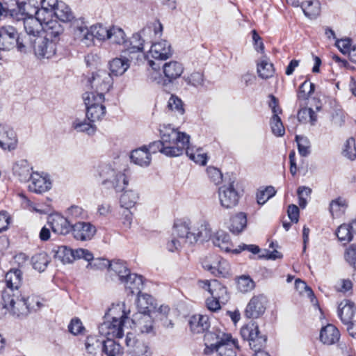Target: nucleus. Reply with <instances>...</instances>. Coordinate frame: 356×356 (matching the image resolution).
Instances as JSON below:
<instances>
[{
    "mask_svg": "<svg viewBox=\"0 0 356 356\" xmlns=\"http://www.w3.org/2000/svg\"><path fill=\"white\" fill-rule=\"evenodd\" d=\"M348 203L346 199L339 197L330 203V211L332 216H340L344 213Z\"/></svg>",
    "mask_w": 356,
    "mask_h": 356,
    "instance_id": "obj_46",
    "label": "nucleus"
},
{
    "mask_svg": "<svg viewBox=\"0 0 356 356\" xmlns=\"http://www.w3.org/2000/svg\"><path fill=\"white\" fill-rule=\"evenodd\" d=\"M90 266L99 268H108V271L111 278L117 280L121 282L123 278H125L127 274L130 273V270L127 266L125 262L120 260H113L111 261L105 259H97L93 260Z\"/></svg>",
    "mask_w": 356,
    "mask_h": 356,
    "instance_id": "obj_7",
    "label": "nucleus"
},
{
    "mask_svg": "<svg viewBox=\"0 0 356 356\" xmlns=\"http://www.w3.org/2000/svg\"><path fill=\"white\" fill-rule=\"evenodd\" d=\"M104 339H100L97 336H88L85 342L86 351L91 355H96L100 350H102Z\"/></svg>",
    "mask_w": 356,
    "mask_h": 356,
    "instance_id": "obj_45",
    "label": "nucleus"
},
{
    "mask_svg": "<svg viewBox=\"0 0 356 356\" xmlns=\"http://www.w3.org/2000/svg\"><path fill=\"white\" fill-rule=\"evenodd\" d=\"M148 294H143L138 298V312L133 315L132 322L135 329L141 333H149L153 330L152 314L150 307H143L147 300L149 299Z\"/></svg>",
    "mask_w": 356,
    "mask_h": 356,
    "instance_id": "obj_5",
    "label": "nucleus"
},
{
    "mask_svg": "<svg viewBox=\"0 0 356 356\" xmlns=\"http://www.w3.org/2000/svg\"><path fill=\"white\" fill-rule=\"evenodd\" d=\"M172 236V238L168 242L166 247L170 252H175L183 245H192L198 240H207L211 236V230L205 222L197 223L192 229L186 223H175Z\"/></svg>",
    "mask_w": 356,
    "mask_h": 356,
    "instance_id": "obj_1",
    "label": "nucleus"
},
{
    "mask_svg": "<svg viewBox=\"0 0 356 356\" xmlns=\"http://www.w3.org/2000/svg\"><path fill=\"white\" fill-rule=\"evenodd\" d=\"M106 114V107L104 104L97 105V106L90 107L86 109V116L88 120L94 122L101 120Z\"/></svg>",
    "mask_w": 356,
    "mask_h": 356,
    "instance_id": "obj_50",
    "label": "nucleus"
},
{
    "mask_svg": "<svg viewBox=\"0 0 356 356\" xmlns=\"http://www.w3.org/2000/svg\"><path fill=\"white\" fill-rule=\"evenodd\" d=\"M138 198V194L135 191H124L120 197V205L123 209H132Z\"/></svg>",
    "mask_w": 356,
    "mask_h": 356,
    "instance_id": "obj_40",
    "label": "nucleus"
},
{
    "mask_svg": "<svg viewBox=\"0 0 356 356\" xmlns=\"http://www.w3.org/2000/svg\"><path fill=\"white\" fill-rule=\"evenodd\" d=\"M3 309L13 314L20 316L26 315L32 310H36L41 307L38 299L22 296L20 291L12 293L11 289H5L2 293V302L0 305Z\"/></svg>",
    "mask_w": 356,
    "mask_h": 356,
    "instance_id": "obj_2",
    "label": "nucleus"
},
{
    "mask_svg": "<svg viewBox=\"0 0 356 356\" xmlns=\"http://www.w3.org/2000/svg\"><path fill=\"white\" fill-rule=\"evenodd\" d=\"M296 140L298 144L299 154L302 156H307L310 154V142L307 137L296 136Z\"/></svg>",
    "mask_w": 356,
    "mask_h": 356,
    "instance_id": "obj_58",
    "label": "nucleus"
},
{
    "mask_svg": "<svg viewBox=\"0 0 356 356\" xmlns=\"http://www.w3.org/2000/svg\"><path fill=\"white\" fill-rule=\"evenodd\" d=\"M218 197L221 206L225 209H232L238 204L239 195L234 188V181L219 188Z\"/></svg>",
    "mask_w": 356,
    "mask_h": 356,
    "instance_id": "obj_12",
    "label": "nucleus"
},
{
    "mask_svg": "<svg viewBox=\"0 0 356 356\" xmlns=\"http://www.w3.org/2000/svg\"><path fill=\"white\" fill-rule=\"evenodd\" d=\"M315 85L309 82L307 80L305 81L299 87L298 92V98L300 99H307L311 94L314 91Z\"/></svg>",
    "mask_w": 356,
    "mask_h": 356,
    "instance_id": "obj_59",
    "label": "nucleus"
},
{
    "mask_svg": "<svg viewBox=\"0 0 356 356\" xmlns=\"http://www.w3.org/2000/svg\"><path fill=\"white\" fill-rule=\"evenodd\" d=\"M257 73L259 76L264 79H267L273 76V65L266 60H261L257 64Z\"/></svg>",
    "mask_w": 356,
    "mask_h": 356,
    "instance_id": "obj_51",
    "label": "nucleus"
},
{
    "mask_svg": "<svg viewBox=\"0 0 356 356\" xmlns=\"http://www.w3.org/2000/svg\"><path fill=\"white\" fill-rule=\"evenodd\" d=\"M336 234L338 239L340 241L343 242L344 244L350 241L353 234L351 223L340 225L337 229Z\"/></svg>",
    "mask_w": 356,
    "mask_h": 356,
    "instance_id": "obj_53",
    "label": "nucleus"
},
{
    "mask_svg": "<svg viewBox=\"0 0 356 356\" xmlns=\"http://www.w3.org/2000/svg\"><path fill=\"white\" fill-rule=\"evenodd\" d=\"M254 286V281L249 276L243 275L240 277L237 282L238 290L243 293L252 291Z\"/></svg>",
    "mask_w": 356,
    "mask_h": 356,
    "instance_id": "obj_62",
    "label": "nucleus"
},
{
    "mask_svg": "<svg viewBox=\"0 0 356 356\" xmlns=\"http://www.w3.org/2000/svg\"><path fill=\"white\" fill-rule=\"evenodd\" d=\"M83 99L86 109L97 105L104 104V95L96 91L86 92L83 95Z\"/></svg>",
    "mask_w": 356,
    "mask_h": 356,
    "instance_id": "obj_42",
    "label": "nucleus"
},
{
    "mask_svg": "<svg viewBox=\"0 0 356 356\" xmlns=\"http://www.w3.org/2000/svg\"><path fill=\"white\" fill-rule=\"evenodd\" d=\"M71 29L76 39L83 35L85 31L88 29L83 18H74L71 22Z\"/></svg>",
    "mask_w": 356,
    "mask_h": 356,
    "instance_id": "obj_55",
    "label": "nucleus"
},
{
    "mask_svg": "<svg viewBox=\"0 0 356 356\" xmlns=\"http://www.w3.org/2000/svg\"><path fill=\"white\" fill-rule=\"evenodd\" d=\"M340 338L338 329L332 324H327L323 327L320 332V341L326 345L336 343Z\"/></svg>",
    "mask_w": 356,
    "mask_h": 356,
    "instance_id": "obj_30",
    "label": "nucleus"
},
{
    "mask_svg": "<svg viewBox=\"0 0 356 356\" xmlns=\"http://www.w3.org/2000/svg\"><path fill=\"white\" fill-rule=\"evenodd\" d=\"M59 3L58 0H41V8L40 10H38V14L50 18L53 16V13Z\"/></svg>",
    "mask_w": 356,
    "mask_h": 356,
    "instance_id": "obj_52",
    "label": "nucleus"
},
{
    "mask_svg": "<svg viewBox=\"0 0 356 356\" xmlns=\"http://www.w3.org/2000/svg\"><path fill=\"white\" fill-rule=\"evenodd\" d=\"M99 175L102 178V185L107 189L113 188L116 192L122 191L128 184L125 174L117 171L109 164L99 166Z\"/></svg>",
    "mask_w": 356,
    "mask_h": 356,
    "instance_id": "obj_4",
    "label": "nucleus"
},
{
    "mask_svg": "<svg viewBox=\"0 0 356 356\" xmlns=\"http://www.w3.org/2000/svg\"><path fill=\"white\" fill-rule=\"evenodd\" d=\"M247 225V216L245 213L240 212L230 219L229 230L234 234L241 233Z\"/></svg>",
    "mask_w": 356,
    "mask_h": 356,
    "instance_id": "obj_37",
    "label": "nucleus"
},
{
    "mask_svg": "<svg viewBox=\"0 0 356 356\" xmlns=\"http://www.w3.org/2000/svg\"><path fill=\"white\" fill-rule=\"evenodd\" d=\"M33 8L40 10V8L30 2L19 3L15 1V8H13V10H10V17L17 21L24 19L27 17H35V13H31Z\"/></svg>",
    "mask_w": 356,
    "mask_h": 356,
    "instance_id": "obj_25",
    "label": "nucleus"
},
{
    "mask_svg": "<svg viewBox=\"0 0 356 356\" xmlns=\"http://www.w3.org/2000/svg\"><path fill=\"white\" fill-rule=\"evenodd\" d=\"M53 15L63 22H71L74 19L70 8L63 1H60L54 10Z\"/></svg>",
    "mask_w": 356,
    "mask_h": 356,
    "instance_id": "obj_39",
    "label": "nucleus"
},
{
    "mask_svg": "<svg viewBox=\"0 0 356 356\" xmlns=\"http://www.w3.org/2000/svg\"><path fill=\"white\" fill-rule=\"evenodd\" d=\"M31 13H35V17H27L23 21L24 28L26 31V40L28 45L33 42L35 38H40V33L43 30L44 22L48 19L43 15H39L38 10L33 9Z\"/></svg>",
    "mask_w": 356,
    "mask_h": 356,
    "instance_id": "obj_8",
    "label": "nucleus"
},
{
    "mask_svg": "<svg viewBox=\"0 0 356 356\" xmlns=\"http://www.w3.org/2000/svg\"><path fill=\"white\" fill-rule=\"evenodd\" d=\"M344 156L353 161L356 159L355 140L353 138H349L345 144V148L343 151Z\"/></svg>",
    "mask_w": 356,
    "mask_h": 356,
    "instance_id": "obj_64",
    "label": "nucleus"
},
{
    "mask_svg": "<svg viewBox=\"0 0 356 356\" xmlns=\"http://www.w3.org/2000/svg\"><path fill=\"white\" fill-rule=\"evenodd\" d=\"M130 159L133 163L140 166H148L152 160L150 153L145 145L133 150Z\"/></svg>",
    "mask_w": 356,
    "mask_h": 356,
    "instance_id": "obj_34",
    "label": "nucleus"
},
{
    "mask_svg": "<svg viewBox=\"0 0 356 356\" xmlns=\"http://www.w3.org/2000/svg\"><path fill=\"white\" fill-rule=\"evenodd\" d=\"M43 31L46 34L44 37L58 42L60 36L63 33L64 28L56 19L48 18L44 22Z\"/></svg>",
    "mask_w": 356,
    "mask_h": 356,
    "instance_id": "obj_29",
    "label": "nucleus"
},
{
    "mask_svg": "<svg viewBox=\"0 0 356 356\" xmlns=\"http://www.w3.org/2000/svg\"><path fill=\"white\" fill-rule=\"evenodd\" d=\"M190 136H184L177 141L170 143L168 145H163V154L169 157H175L181 155L188 147Z\"/></svg>",
    "mask_w": 356,
    "mask_h": 356,
    "instance_id": "obj_22",
    "label": "nucleus"
},
{
    "mask_svg": "<svg viewBox=\"0 0 356 356\" xmlns=\"http://www.w3.org/2000/svg\"><path fill=\"white\" fill-rule=\"evenodd\" d=\"M145 42L143 41L139 34L134 33L129 40H126V42L122 51L129 54L140 53L143 51Z\"/></svg>",
    "mask_w": 356,
    "mask_h": 356,
    "instance_id": "obj_36",
    "label": "nucleus"
},
{
    "mask_svg": "<svg viewBox=\"0 0 356 356\" xmlns=\"http://www.w3.org/2000/svg\"><path fill=\"white\" fill-rule=\"evenodd\" d=\"M56 40L46 37L36 38L28 47L33 48L35 56L39 58H51L57 51Z\"/></svg>",
    "mask_w": 356,
    "mask_h": 356,
    "instance_id": "obj_10",
    "label": "nucleus"
},
{
    "mask_svg": "<svg viewBox=\"0 0 356 356\" xmlns=\"http://www.w3.org/2000/svg\"><path fill=\"white\" fill-rule=\"evenodd\" d=\"M71 232L74 239L85 242L94 238L97 233V228L90 222L79 221L72 225Z\"/></svg>",
    "mask_w": 356,
    "mask_h": 356,
    "instance_id": "obj_13",
    "label": "nucleus"
},
{
    "mask_svg": "<svg viewBox=\"0 0 356 356\" xmlns=\"http://www.w3.org/2000/svg\"><path fill=\"white\" fill-rule=\"evenodd\" d=\"M172 54L173 51L170 43L165 40H161L152 43L147 57L150 56L156 60H165L170 58Z\"/></svg>",
    "mask_w": 356,
    "mask_h": 356,
    "instance_id": "obj_16",
    "label": "nucleus"
},
{
    "mask_svg": "<svg viewBox=\"0 0 356 356\" xmlns=\"http://www.w3.org/2000/svg\"><path fill=\"white\" fill-rule=\"evenodd\" d=\"M99 175L102 178V185L107 189L113 188L116 192L122 191L128 184L125 174L117 171L109 164L99 166Z\"/></svg>",
    "mask_w": 356,
    "mask_h": 356,
    "instance_id": "obj_3",
    "label": "nucleus"
},
{
    "mask_svg": "<svg viewBox=\"0 0 356 356\" xmlns=\"http://www.w3.org/2000/svg\"><path fill=\"white\" fill-rule=\"evenodd\" d=\"M32 168L25 159L17 161L13 166L14 175L17 176L21 181H26L29 179L33 172Z\"/></svg>",
    "mask_w": 356,
    "mask_h": 356,
    "instance_id": "obj_32",
    "label": "nucleus"
},
{
    "mask_svg": "<svg viewBox=\"0 0 356 356\" xmlns=\"http://www.w3.org/2000/svg\"><path fill=\"white\" fill-rule=\"evenodd\" d=\"M22 281V272L18 268H12L5 275L6 289H11L12 293L19 291Z\"/></svg>",
    "mask_w": 356,
    "mask_h": 356,
    "instance_id": "obj_31",
    "label": "nucleus"
},
{
    "mask_svg": "<svg viewBox=\"0 0 356 356\" xmlns=\"http://www.w3.org/2000/svg\"><path fill=\"white\" fill-rule=\"evenodd\" d=\"M111 43L122 46V48L126 42V34L124 30L118 26H112L108 29V38Z\"/></svg>",
    "mask_w": 356,
    "mask_h": 356,
    "instance_id": "obj_41",
    "label": "nucleus"
},
{
    "mask_svg": "<svg viewBox=\"0 0 356 356\" xmlns=\"http://www.w3.org/2000/svg\"><path fill=\"white\" fill-rule=\"evenodd\" d=\"M102 351L106 356H121L123 353V349L120 343L115 341L113 339L104 341Z\"/></svg>",
    "mask_w": 356,
    "mask_h": 356,
    "instance_id": "obj_44",
    "label": "nucleus"
},
{
    "mask_svg": "<svg viewBox=\"0 0 356 356\" xmlns=\"http://www.w3.org/2000/svg\"><path fill=\"white\" fill-rule=\"evenodd\" d=\"M355 311L354 302L349 300H343L338 306V316L343 324H348L352 321Z\"/></svg>",
    "mask_w": 356,
    "mask_h": 356,
    "instance_id": "obj_28",
    "label": "nucleus"
},
{
    "mask_svg": "<svg viewBox=\"0 0 356 356\" xmlns=\"http://www.w3.org/2000/svg\"><path fill=\"white\" fill-rule=\"evenodd\" d=\"M213 243L215 246L218 247L226 252H233L234 250L232 249L233 245L230 241L229 234L223 231H219L216 233L213 238Z\"/></svg>",
    "mask_w": 356,
    "mask_h": 356,
    "instance_id": "obj_38",
    "label": "nucleus"
},
{
    "mask_svg": "<svg viewBox=\"0 0 356 356\" xmlns=\"http://www.w3.org/2000/svg\"><path fill=\"white\" fill-rule=\"evenodd\" d=\"M129 314L130 310L127 309L125 304L119 303L113 305L111 307L108 309L105 318L106 320L122 321V323L124 324L125 319L129 318Z\"/></svg>",
    "mask_w": 356,
    "mask_h": 356,
    "instance_id": "obj_27",
    "label": "nucleus"
},
{
    "mask_svg": "<svg viewBox=\"0 0 356 356\" xmlns=\"http://www.w3.org/2000/svg\"><path fill=\"white\" fill-rule=\"evenodd\" d=\"M161 140L163 145H168L170 143L177 141L184 136L187 134L178 131L177 129L172 127L170 124L161 125L159 128Z\"/></svg>",
    "mask_w": 356,
    "mask_h": 356,
    "instance_id": "obj_26",
    "label": "nucleus"
},
{
    "mask_svg": "<svg viewBox=\"0 0 356 356\" xmlns=\"http://www.w3.org/2000/svg\"><path fill=\"white\" fill-rule=\"evenodd\" d=\"M72 127L77 131L86 132L91 135L95 132V126L88 122L87 120H81L76 119L72 123Z\"/></svg>",
    "mask_w": 356,
    "mask_h": 356,
    "instance_id": "obj_54",
    "label": "nucleus"
},
{
    "mask_svg": "<svg viewBox=\"0 0 356 356\" xmlns=\"http://www.w3.org/2000/svg\"><path fill=\"white\" fill-rule=\"evenodd\" d=\"M129 60L126 57L113 58L109 63L111 75L118 76L122 75L129 67Z\"/></svg>",
    "mask_w": 356,
    "mask_h": 356,
    "instance_id": "obj_35",
    "label": "nucleus"
},
{
    "mask_svg": "<svg viewBox=\"0 0 356 356\" xmlns=\"http://www.w3.org/2000/svg\"><path fill=\"white\" fill-rule=\"evenodd\" d=\"M15 44L19 51L25 52L28 48L26 36L23 35L17 36L16 29L11 26L0 28V50H10Z\"/></svg>",
    "mask_w": 356,
    "mask_h": 356,
    "instance_id": "obj_6",
    "label": "nucleus"
},
{
    "mask_svg": "<svg viewBox=\"0 0 356 356\" xmlns=\"http://www.w3.org/2000/svg\"><path fill=\"white\" fill-rule=\"evenodd\" d=\"M186 153L190 159L193 161L195 163L202 165H204L207 163V154L202 153L200 149H197L196 152H193V151L188 147L186 150Z\"/></svg>",
    "mask_w": 356,
    "mask_h": 356,
    "instance_id": "obj_61",
    "label": "nucleus"
},
{
    "mask_svg": "<svg viewBox=\"0 0 356 356\" xmlns=\"http://www.w3.org/2000/svg\"><path fill=\"white\" fill-rule=\"evenodd\" d=\"M124 284L127 291L131 294H136L140 296L141 291L143 288V278L141 275L135 273L127 274L125 278H123L120 282Z\"/></svg>",
    "mask_w": 356,
    "mask_h": 356,
    "instance_id": "obj_23",
    "label": "nucleus"
},
{
    "mask_svg": "<svg viewBox=\"0 0 356 356\" xmlns=\"http://www.w3.org/2000/svg\"><path fill=\"white\" fill-rule=\"evenodd\" d=\"M241 334L245 340L249 341V346L254 352L261 351L265 346L267 338L261 335L258 325L255 323H249L241 330Z\"/></svg>",
    "mask_w": 356,
    "mask_h": 356,
    "instance_id": "obj_9",
    "label": "nucleus"
},
{
    "mask_svg": "<svg viewBox=\"0 0 356 356\" xmlns=\"http://www.w3.org/2000/svg\"><path fill=\"white\" fill-rule=\"evenodd\" d=\"M168 108L175 111L177 115H182L184 113V108L182 101L177 96L172 95L168 102Z\"/></svg>",
    "mask_w": 356,
    "mask_h": 356,
    "instance_id": "obj_56",
    "label": "nucleus"
},
{
    "mask_svg": "<svg viewBox=\"0 0 356 356\" xmlns=\"http://www.w3.org/2000/svg\"><path fill=\"white\" fill-rule=\"evenodd\" d=\"M217 334L214 333H207L204 336V340L206 341L205 345L206 347L204 350V353L206 355L211 354L214 351L216 352L217 349V339H216Z\"/></svg>",
    "mask_w": 356,
    "mask_h": 356,
    "instance_id": "obj_57",
    "label": "nucleus"
},
{
    "mask_svg": "<svg viewBox=\"0 0 356 356\" xmlns=\"http://www.w3.org/2000/svg\"><path fill=\"white\" fill-rule=\"evenodd\" d=\"M163 72L165 77V81L172 83L179 79L184 72V67L182 63L171 60L165 63L162 66Z\"/></svg>",
    "mask_w": 356,
    "mask_h": 356,
    "instance_id": "obj_24",
    "label": "nucleus"
},
{
    "mask_svg": "<svg viewBox=\"0 0 356 356\" xmlns=\"http://www.w3.org/2000/svg\"><path fill=\"white\" fill-rule=\"evenodd\" d=\"M298 119L302 123L309 122L314 125L317 121V115L311 108H302L298 113Z\"/></svg>",
    "mask_w": 356,
    "mask_h": 356,
    "instance_id": "obj_49",
    "label": "nucleus"
},
{
    "mask_svg": "<svg viewBox=\"0 0 356 356\" xmlns=\"http://www.w3.org/2000/svg\"><path fill=\"white\" fill-rule=\"evenodd\" d=\"M18 140L15 131L10 126L0 124V147L5 150L16 149Z\"/></svg>",
    "mask_w": 356,
    "mask_h": 356,
    "instance_id": "obj_19",
    "label": "nucleus"
},
{
    "mask_svg": "<svg viewBox=\"0 0 356 356\" xmlns=\"http://www.w3.org/2000/svg\"><path fill=\"white\" fill-rule=\"evenodd\" d=\"M276 191L273 186H267L264 190L257 193V201L259 204H265L270 197H273Z\"/></svg>",
    "mask_w": 356,
    "mask_h": 356,
    "instance_id": "obj_60",
    "label": "nucleus"
},
{
    "mask_svg": "<svg viewBox=\"0 0 356 356\" xmlns=\"http://www.w3.org/2000/svg\"><path fill=\"white\" fill-rule=\"evenodd\" d=\"M31 261L33 267L39 272H42L49 263V258L47 253L42 252L33 256Z\"/></svg>",
    "mask_w": 356,
    "mask_h": 356,
    "instance_id": "obj_48",
    "label": "nucleus"
},
{
    "mask_svg": "<svg viewBox=\"0 0 356 356\" xmlns=\"http://www.w3.org/2000/svg\"><path fill=\"white\" fill-rule=\"evenodd\" d=\"M47 223L52 232L56 234L67 235L72 232V225L66 218L60 214L49 216Z\"/></svg>",
    "mask_w": 356,
    "mask_h": 356,
    "instance_id": "obj_20",
    "label": "nucleus"
},
{
    "mask_svg": "<svg viewBox=\"0 0 356 356\" xmlns=\"http://www.w3.org/2000/svg\"><path fill=\"white\" fill-rule=\"evenodd\" d=\"M29 181V190L35 193H42L51 188V181L47 176H43L34 172L28 180Z\"/></svg>",
    "mask_w": 356,
    "mask_h": 356,
    "instance_id": "obj_21",
    "label": "nucleus"
},
{
    "mask_svg": "<svg viewBox=\"0 0 356 356\" xmlns=\"http://www.w3.org/2000/svg\"><path fill=\"white\" fill-rule=\"evenodd\" d=\"M189 326L193 333H202L207 330L210 326L207 316L195 314L189 319Z\"/></svg>",
    "mask_w": 356,
    "mask_h": 356,
    "instance_id": "obj_33",
    "label": "nucleus"
},
{
    "mask_svg": "<svg viewBox=\"0 0 356 356\" xmlns=\"http://www.w3.org/2000/svg\"><path fill=\"white\" fill-rule=\"evenodd\" d=\"M267 299L264 295L253 296L248 302L245 316L248 318H257L261 316L266 310Z\"/></svg>",
    "mask_w": 356,
    "mask_h": 356,
    "instance_id": "obj_17",
    "label": "nucleus"
},
{
    "mask_svg": "<svg viewBox=\"0 0 356 356\" xmlns=\"http://www.w3.org/2000/svg\"><path fill=\"white\" fill-rule=\"evenodd\" d=\"M218 356H236L237 341L230 334L218 332L216 335Z\"/></svg>",
    "mask_w": 356,
    "mask_h": 356,
    "instance_id": "obj_11",
    "label": "nucleus"
},
{
    "mask_svg": "<svg viewBox=\"0 0 356 356\" xmlns=\"http://www.w3.org/2000/svg\"><path fill=\"white\" fill-rule=\"evenodd\" d=\"M90 84L96 92L104 95L112 86L113 78L106 70H99L92 74L89 79Z\"/></svg>",
    "mask_w": 356,
    "mask_h": 356,
    "instance_id": "obj_14",
    "label": "nucleus"
},
{
    "mask_svg": "<svg viewBox=\"0 0 356 356\" xmlns=\"http://www.w3.org/2000/svg\"><path fill=\"white\" fill-rule=\"evenodd\" d=\"M54 257L63 264H70L74 261L72 249L65 245L57 246L54 249Z\"/></svg>",
    "mask_w": 356,
    "mask_h": 356,
    "instance_id": "obj_43",
    "label": "nucleus"
},
{
    "mask_svg": "<svg viewBox=\"0 0 356 356\" xmlns=\"http://www.w3.org/2000/svg\"><path fill=\"white\" fill-rule=\"evenodd\" d=\"M270 124L272 132L274 135L276 136H282L284 134V127L279 116H277L276 115L275 116H272Z\"/></svg>",
    "mask_w": 356,
    "mask_h": 356,
    "instance_id": "obj_63",
    "label": "nucleus"
},
{
    "mask_svg": "<svg viewBox=\"0 0 356 356\" xmlns=\"http://www.w3.org/2000/svg\"><path fill=\"white\" fill-rule=\"evenodd\" d=\"M124 323L122 321L106 320L99 326V332L106 339L122 338L123 336Z\"/></svg>",
    "mask_w": 356,
    "mask_h": 356,
    "instance_id": "obj_18",
    "label": "nucleus"
},
{
    "mask_svg": "<svg viewBox=\"0 0 356 356\" xmlns=\"http://www.w3.org/2000/svg\"><path fill=\"white\" fill-rule=\"evenodd\" d=\"M199 286L208 291L213 298L220 299L222 303L227 301V288L217 280L199 281Z\"/></svg>",
    "mask_w": 356,
    "mask_h": 356,
    "instance_id": "obj_15",
    "label": "nucleus"
},
{
    "mask_svg": "<svg viewBox=\"0 0 356 356\" xmlns=\"http://www.w3.org/2000/svg\"><path fill=\"white\" fill-rule=\"evenodd\" d=\"M301 8L305 16L310 19L316 18L320 13V6L318 2L307 1L302 3Z\"/></svg>",
    "mask_w": 356,
    "mask_h": 356,
    "instance_id": "obj_47",
    "label": "nucleus"
}]
</instances>
